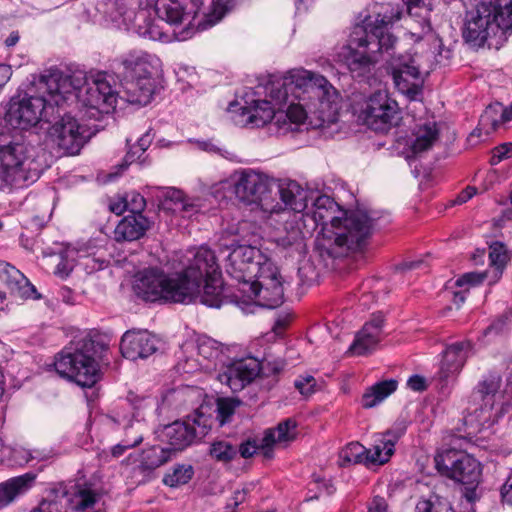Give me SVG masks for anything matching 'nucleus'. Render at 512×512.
Returning <instances> with one entry per match:
<instances>
[{
	"label": "nucleus",
	"instance_id": "1",
	"mask_svg": "<svg viewBox=\"0 0 512 512\" xmlns=\"http://www.w3.org/2000/svg\"><path fill=\"white\" fill-rule=\"evenodd\" d=\"M283 87L275 95L271 93L273 100L277 103L286 100L288 92L297 100L290 102L285 113L276 112L270 101L256 100L252 106L241 108V116L245 118L243 122L246 125L262 127L275 119L276 124L281 127V123L285 124L288 119L291 124L296 125L308 121L313 128L334 122L337 108L333 98L336 91L325 77L308 70L294 69L288 72Z\"/></svg>",
	"mask_w": 512,
	"mask_h": 512
},
{
	"label": "nucleus",
	"instance_id": "2",
	"mask_svg": "<svg viewBox=\"0 0 512 512\" xmlns=\"http://www.w3.org/2000/svg\"><path fill=\"white\" fill-rule=\"evenodd\" d=\"M311 207L306 209L316 223L323 226L322 244L333 257H339L348 251L361 249L370 237L374 223L364 211H343L327 195L309 197Z\"/></svg>",
	"mask_w": 512,
	"mask_h": 512
},
{
	"label": "nucleus",
	"instance_id": "3",
	"mask_svg": "<svg viewBox=\"0 0 512 512\" xmlns=\"http://www.w3.org/2000/svg\"><path fill=\"white\" fill-rule=\"evenodd\" d=\"M398 6L386 5L375 16H368L364 25L356 26L348 44L338 53V58L356 77L364 76L379 61V55L390 54L397 39L389 33V26L400 20Z\"/></svg>",
	"mask_w": 512,
	"mask_h": 512
},
{
	"label": "nucleus",
	"instance_id": "4",
	"mask_svg": "<svg viewBox=\"0 0 512 512\" xmlns=\"http://www.w3.org/2000/svg\"><path fill=\"white\" fill-rule=\"evenodd\" d=\"M225 268L232 278L243 284L244 293L259 297L270 308L282 304L284 287L279 270L257 247L233 244Z\"/></svg>",
	"mask_w": 512,
	"mask_h": 512
},
{
	"label": "nucleus",
	"instance_id": "5",
	"mask_svg": "<svg viewBox=\"0 0 512 512\" xmlns=\"http://www.w3.org/2000/svg\"><path fill=\"white\" fill-rule=\"evenodd\" d=\"M39 88L52 96L56 106H60L75 93L83 106L96 113H109L117 104L118 94L110 82L98 76L91 83L85 84L83 76L69 75L54 69L48 70L39 78Z\"/></svg>",
	"mask_w": 512,
	"mask_h": 512
},
{
	"label": "nucleus",
	"instance_id": "6",
	"mask_svg": "<svg viewBox=\"0 0 512 512\" xmlns=\"http://www.w3.org/2000/svg\"><path fill=\"white\" fill-rule=\"evenodd\" d=\"M189 254L185 269L177 275L186 303L199 298L202 304L219 308L223 302V281L214 252L200 247Z\"/></svg>",
	"mask_w": 512,
	"mask_h": 512
},
{
	"label": "nucleus",
	"instance_id": "7",
	"mask_svg": "<svg viewBox=\"0 0 512 512\" xmlns=\"http://www.w3.org/2000/svg\"><path fill=\"white\" fill-rule=\"evenodd\" d=\"M512 31V0L480 2L466 12L463 38L474 46L498 49Z\"/></svg>",
	"mask_w": 512,
	"mask_h": 512
},
{
	"label": "nucleus",
	"instance_id": "8",
	"mask_svg": "<svg viewBox=\"0 0 512 512\" xmlns=\"http://www.w3.org/2000/svg\"><path fill=\"white\" fill-rule=\"evenodd\" d=\"M107 348L104 337L87 334L77 341L73 351L65 349L56 356L55 370L61 377L83 388H91L101 377L97 358H102Z\"/></svg>",
	"mask_w": 512,
	"mask_h": 512
},
{
	"label": "nucleus",
	"instance_id": "9",
	"mask_svg": "<svg viewBox=\"0 0 512 512\" xmlns=\"http://www.w3.org/2000/svg\"><path fill=\"white\" fill-rule=\"evenodd\" d=\"M31 151L23 142L0 136V189L24 188L39 178L41 168Z\"/></svg>",
	"mask_w": 512,
	"mask_h": 512
},
{
	"label": "nucleus",
	"instance_id": "10",
	"mask_svg": "<svg viewBox=\"0 0 512 512\" xmlns=\"http://www.w3.org/2000/svg\"><path fill=\"white\" fill-rule=\"evenodd\" d=\"M118 61L127 78L126 101L141 106L150 103L155 88L153 75L160 68V59L142 50H131Z\"/></svg>",
	"mask_w": 512,
	"mask_h": 512
},
{
	"label": "nucleus",
	"instance_id": "11",
	"mask_svg": "<svg viewBox=\"0 0 512 512\" xmlns=\"http://www.w3.org/2000/svg\"><path fill=\"white\" fill-rule=\"evenodd\" d=\"M104 13L112 22L119 28L123 27L128 31H133L142 38L153 41H160L163 43H170L172 41H182L186 37L184 35H177L174 31L170 32L160 25V19L155 20L151 18L150 8L152 6L137 7L129 9L125 5V1L119 2V8L112 9L109 6V0L104 2Z\"/></svg>",
	"mask_w": 512,
	"mask_h": 512
},
{
	"label": "nucleus",
	"instance_id": "12",
	"mask_svg": "<svg viewBox=\"0 0 512 512\" xmlns=\"http://www.w3.org/2000/svg\"><path fill=\"white\" fill-rule=\"evenodd\" d=\"M230 181L235 197L241 203L257 206L270 214L282 209L271 195L274 180L267 174L250 168L238 169L230 176Z\"/></svg>",
	"mask_w": 512,
	"mask_h": 512
},
{
	"label": "nucleus",
	"instance_id": "13",
	"mask_svg": "<svg viewBox=\"0 0 512 512\" xmlns=\"http://www.w3.org/2000/svg\"><path fill=\"white\" fill-rule=\"evenodd\" d=\"M39 95L23 99H12L5 115L6 122L13 128L26 130L37 125L41 120L51 121L55 102L48 92L42 91L37 82Z\"/></svg>",
	"mask_w": 512,
	"mask_h": 512
},
{
	"label": "nucleus",
	"instance_id": "14",
	"mask_svg": "<svg viewBox=\"0 0 512 512\" xmlns=\"http://www.w3.org/2000/svg\"><path fill=\"white\" fill-rule=\"evenodd\" d=\"M134 290L145 301L186 303L177 276L172 278L161 269L147 268L136 275Z\"/></svg>",
	"mask_w": 512,
	"mask_h": 512
},
{
	"label": "nucleus",
	"instance_id": "15",
	"mask_svg": "<svg viewBox=\"0 0 512 512\" xmlns=\"http://www.w3.org/2000/svg\"><path fill=\"white\" fill-rule=\"evenodd\" d=\"M437 471L450 479L474 489L480 481V463L464 451L446 449L436 454Z\"/></svg>",
	"mask_w": 512,
	"mask_h": 512
},
{
	"label": "nucleus",
	"instance_id": "16",
	"mask_svg": "<svg viewBox=\"0 0 512 512\" xmlns=\"http://www.w3.org/2000/svg\"><path fill=\"white\" fill-rule=\"evenodd\" d=\"M398 103L386 91H377L362 104L359 119L370 129L387 132L401 119Z\"/></svg>",
	"mask_w": 512,
	"mask_h": 512
},
{
	"label": "nucleus",
	"instance_id": "17",
	"mask_svg": "<svg viewBox=\"0 0 512 512\" xmlns=\"http://www.w3.org/2000/svg\"><path fill=\"white\" fill-rule=\"evenodd\" d=\"M388 69L397 90L410 100L418 99L424 82L419 57L410 53L392 54L388 60Z\"/></svg>",
	"mask_w": 512,
	"mask_h": 512
},
{
	"label": "nucleus",
	"instance_id": "18",
	"mask_svg": "<svg viewBox=\"0 0 512 512\" xmlns=\"http://www.w3.org/2000/svg\"><path fill=\"white\" fill-rule=\"evenodd\" d=\"M210 428L211 418L197 411L183 421H174L164 428V436L169 444L167 448L171 453L182 451L205 437Z\"/></svg>",
	"mask_w": 512,
	"mask_h": 512
},
{
	"label": "nucleus",
	"instance_id": "19",
	"mask_svg": "<svg viewBox=\"0 0 512 512\" xmlns=\"http://www.w3.org/2000/svg\"><path fill=\"white\" fill-rule=\"evenodd\" d=\"M202 0H156L152 6L161 21L167 24H179L187 22L185 37L191 30H197V22L200 19Z\"/></svg>",
	"mask_w": 512,
	"mask_h": 512
},
{
	"label": "nucleus",
	"instance_id": "20",
	"mask_svg": "<svg viewBox=\"0 0 512 512\" xmlns=\"http://www.w3.org/2000/svg\"><path fill=\"white\" fill-rule=\"evenodd\" d=\"M48 135L53 143L70 155L78 154L89 137L85 126L70 114L56 121L49 128Z\"/></svg>",
	"mask_w": 512,
	"mask_h": 512
},
{
	"label": "nucleus",
	"instance_id": "21",
	"mask_svg": "<svg viewBox=\"0 0 512 512\" xmlns=\"http://www.w3.org/2000/svg\"><path fill=\"white\" fill-rule=\"evenodd\" d=\"M260 373V363L254 358L237 360L218 374V380L232 391H241Z\"/></svg>",
	"mask_w": 512,
	"mask_h": 512
},
{
	"label": "nucleus",
	"instance_id": "22",
	"mask_svg": "<svg viewBox=\"0 0 512 512\" xmlns=\"http://www.w3.org/2000/svg\"><path fill=\"white\" fill-rule=\"evenodd\" d=\"M405 431L406 427L404 425L396 424L385 433L375 434L371 448L365 449V461L378 465L388 462L394 453L395 444L404 435Z\"/></svg>",
	"mask_w": 512,
	"mask_h": 512
},
{
	"label": "nucleus",
	"instance_id": "23",
	"mask_svg": "<svg viewBox=\"0 0 512 512\" xmlns=\"http://www.w3.org/2000/svg\"><path fill=\"white\" fill-rule=\"evenodd\" d=\"M120 350L126 359H145L156 352L157 340L147 330H130L122 336Z\"/></svg>",
	"mask_w": 512,
	"mask_h": 512
},
{
	"label": "nucleus",
	"instance_id": "24",
	"mask_svg": "<svg viewBox=\"0 0 512 512\" xmlns=\"http://www.w3.org/2000/svg\"><path fill=\"white\" fill-rule=\"evenodd\" d=\"M502 378L497 373H490L483 377L481 381L474 388L471 398L475 405H479L480 413L483 415L482 419L487 420L490 413L497 402L502 399V392L500 390Z\"/></svg>",
	"mask_w": 512,
	"mask_h": 512
},
{
	"label": "nucleus",
	"instance_id": "25",
	"mask_svg": "<svg viewBox=\"0 0 512 512\" xmlns=\"http://www.w3.org/2000/svg\"><path fill=\"white\" fill-rule=\"evenodd\" d=\"M383 323V315L374 314L371 320L357 332L348 352L356 356H364L373 352L382 339Z\"/></svg>",
	"mask_w": 512,
	"mask_h": 512
},
{
	"label": "nucleus",
	"instance_id": "26",
	"mask_svg": "<svg viewBox=\"0 0 512 512\" xmlns=\"http://www.w3.org/2000/svg\"><path fill=\"white\" fill-rule=\"evenodd\" d=\"M470 351L471 343L469 341L455 342L449 345L444 351L439 378L442 381H447L451 376L458 373L466 362Z\"/></svg>",
	"mask_w": 512,
	"mask_h": 512
},
{
	"label": "nucleus",
	"instance_id": "27",
	"mask_svg": "<svg viewBox=\"0 0 512 512\" xmlns=\"http://www.w3.org/2000/svg\"><path fill=\"white\" fill-rule=\"evenodd\" d=\"M296 421L288 418L280 422L275 429H267L261 439V447L265 458L273 457V447L275 444L287 445L296 438Z\"/></svg>",
	"mask_w": 512,
	"mask_h": 512
},
{
	"label": "nucleus",
	"instance_id": "28",
	"mask_svg": "<svg viewBox=\"0 0 512 512\" xmlns=\"http://www.w3.org/2000/svg\"><path fill=\"white\" fill-rule=\"evenodd\" d=\"M0 281L7 286L12 294L32 299H40L41 297L28 279L8 263H0Z\"/></svg>",
	"mask_w": 512,
	"mask_h": 512
},
{
	"label": "nucleus",
	"instance_id": "29",
	"mask_svg": "<svg viewBox=\"0 0 512 512\" xmlns=\"http://www.w3.org/2000/svg\"><path fill=\"white\" fill-rule=\"evenodd\" d=\"M281 211L289 208L294 212L301 213L308 209L309 193L304 190L296 181L281 180L278 183ZM279 203V201H277Z\"/></svg>",
	"mask_w": 512,
	"mask_h": 512
},
{
	"label": "nucleus",
	"instance_id": "30",
	"mask_svg": "<svg viewBox=\"0 0 512 512\" xmlns=\"http://www.w3.org/2000/svg\"><path fill=\"white\" fill-rule=\"evenodd\" d=\"M101 496L90 484L76 485L65 503L67 512H93Z\"/></svg>",
	"mask_w": 512,
	"mask_h": 512
},
{
	"label": "nucleus",
	"instance_id": "31",
	"mask_svg": "<svg viewBox=\"0 0 512 512\" xmlns=\"http://www.w3.org/2000/svg\"><path fill=\"white\" fill-rule=\"evenodd\" d=\"M36 475L25 473L0 483V510L12 504L34 484Z\"/></svg>",
	"mask_w": 512,
	"mask_h": 512
},
{
	"label": "nucleus",
	"instance_id": "32",
	"mask_svg": "<svg viewBox=\"0 0 512 512\" xmlns=\"http://www.w3.org/2000/svg\"><path fill=\"white\" fill-rule=\"evenodd\" d=\"M439 140L436 122L424 121L417 124L412 132L409 147L414 155L430 150Z\"/></svg>",
	"mask_w": 512,
	"mask_h": 512
},
{
	"label": "nucleus",
	"instance_id": "33",
	"mask_svg": "<svg viewBox=\"0 0 512 512\" xmlns=\"http://www.w3.org/2000/svg\"><path fill=\"white\" fill-rule=\"evenodd\" d=\"M162 196L164 198L163 206L174 213L181 214L182 217H191L200 210L199 203L195 199L186 197L179 189L165 188Z\"/></svg>",
	"mask_w": 512,
	"mask_h": 512
},
{
	"label": "nucleus",
	"instance_id": "34",
	"mask_svg": "<svg viewBox=\"0 0 512 512\" xmlns=\"http://www.w3.org/2000/svg\"><path fill=\"white\" fill-rule=\"evenodd\" d=\"M150 226L143 214L125 216L116 226L114 235L117 241H134L141 238Z\"/></svg>",
	"mask_w": 512,
	"mask_h": 512
},
{
	"label": "nucleus",
	"instance_id": "35",
	"mask_svg": "<svg viewBox=\"0 0 512 512\" xmlns=\"http://www.w3.org/2000/svg\"><path fill=\"white\" fill-rule=\"evenodd\" d=\"M172 457L171 450L161 445H153L142 450L137 469L143 475L151 474L155 469L166 464Z\"/></svg>",
	"mask_w": 512,
	"mask_h": 512
},
{
	"label": "nucleus",
	"instance_id": "36",
	"mask_svg": "<svg viewBox=\"0 0 512 512\" xmlns=\"http://www.w3.org/2000/svg\"><path fill=\"white\" fill-rule=\"evenodd\" d=\"M303 232L301 231L299 221L296 216L287 219L282 229H278L274 236V242L284 248L295 247L300 249L303 246Z\"/></svg>",
	"mask_w": 512,
	"mask_h": 512
},
{
	"label": "nucleus",
	"instance_id": "37",
	"mask_svg": "<svg viewBox=\"0 0 512 512\" xmlns=\"http://www.w3.org/2000/svg\"><path fill=\"white\" fill-rule=\"evenodd\" d=\"M397 381L394 379L380 381L364 392L362 396V406L370 409L381 403L397 389Z\"/></svg>",
	"mask_w": 512,
	"mask_h": 512
},
{
	"label": "nucleus",
	"instance_id": "38",
	"mask_svg": "<svg viewBox=\"0 0 512 512\" xmlns=\"http://www.w3.org/2000/svg\"><path fill=\"white\" fill-rule=\"evenodd\" d=\"M504 115L503 106L500 103L489 105L480 117V129L474 130L470 138L480 136V130L485 129L486 134L495 131L500 125L504 124L502 118Z\"/></svg>",
	"mask_w": 512,
	"mask_h": 512
},
{
	"label": "nucleus",
	"instance_id": "39",
	"mask_svg": "<svg viewBox=\"0 0 512 512\" xmlns=\"http://www.w3.org/2000/svg\"><path fill=\"white\" fill-rule=\"evenodd\" d=\"M509 259V254L503 243L493 242L489 246L490 266L493 268L490 283H495L501 278Z\"/></svg>",
	"mask_w": 512,
	"mask_h": 512
},
{
	"label": "nucleus",
	"instance_id": "40",
	"mask_svg": "<svg viewBox=\"0 0 512 512\" xmlns=\"http://www.w3.org/2000/svg\"><path fill=\"white\" fill-rule=\"evenodd\" d=\"M233 0H216L208 13H203L197 22V30L202 31L219 22L232 8Z\"/></svg>",
	"mask_w": 512,
	"mask_h": 512
},
{
	"label": "nucleus",
	"instance_id": "41",
	"mask_svg": "<svg viewBox=\"0 0 512 512\" xmlns=\"http://www.w3.org/2000/svg\"><path fill=\"white\" fill-rule=\"evenodd\" d=\"M238 454L237 446L227 440H216L209 447V455L212 459L221 463H229Z\"/></svg>",
	"mask_w": 512,
	"mask_h": 512
},
{
	"label": "nucleus",
	"instance_id": "42",
	"mask_svg": "<svg viewBox=\"0 0 512 512\" xmlns=\"http://www.w3.org/2000/svg\"><path fill=\"white\" fill-rule=\"evenodd\" d=\"M407 8V13L411 16L422 19L423 31L429 32L431 26L429 23V14L433 9L432 0H403Z\"/></svg>",
	"mask_w": 512,
	"mask_h": 512
},
{
	"label": "nucleus",
	"instance_id": "43",
	"mask_svg": "<svg viewBox=\"0 0 512 512\" xmlns=\"http://www.w3.org/2000/svg\"><path fill=\"white\" fill-rule=\"evenodd\" d=\"M450 503L438 495L421 498L415 506L416 512H450Z\"/></svg>",
	"mask_w": 512,
	"mask_h": 512
},
{
	"label": "nucleus",
	"instance_id": "44",
	"mask_svg": "<svg viewBox=\"0 0 512 512\" xmlns=\"http://www.w3.org/2000/svg\"><path fill=\"white\" fill-rule=\"evenodd\" d=\"M365 459V447L355 442L348 444L339 453V463L341 466L361 463Z\"/></svg>",
	"mask_w": 512,
	"mask_h": 512
},
{
	"label": "nucleus",
	"instance_id": "45",
	"mask_svg": "<svg viewBox=\"0 0 512 512\" xmlns=\"http://www.w3.org/2000/svg\"><path fill=\"white\" fill-rule=\"evenodd\" d=\"M193 468L191 465H178L172 473L165 475L163 482L170 487H178L188 483L193 476Z\"/></svg>",
	"mask_w": 512,
	"mask_h": 512
},
{
	"label": "nucleus",
	"instance_id": "46",
	"mask_svg": "<svg viewBox=\"0 0 512 512\" xmlns=\"http://www.w3.org/2000/svg\"><path fill=\"white\" fill-rule=\"evenodd\" d=\"M240 401L233 398H219L217 400L216 419L220 426H223L231 421L235 410L239 407Z\"/></svg>",
	"mask_w": 512,
	"mask_h": 512
},
{
	"label": "nucleus",
	"instance_id": "47",
	"mask_svg": "<svg viewBox=\"0 0 512 512\" xmlns=\"http://www.w3.org/2000/svg\"><path fill=\"white\" fill-rule=\"evenodd\" d=\"M197 354L199 358L207 361H213L220 356V350L217 347V343L210 338H201L198 340Z\"/></svg>",
	"mask_w": 512,
	"mask_h": 512
},
{
	"label": "nucleus",
	"instance_id": "48",
	"mask_svg": "<svg viewBox=\"0 0 512 512\" xmlns=\"http://www.w3.org/2000/svg\"><path fill=\"white\" fill-rule=\"evenodd\" d=\"M152 142V137L149 133L144 134L137 142V145L133 147L126 155V163L134 162L136 159L140 158L141 154H143Z\"/></svg>",
	"mask_w": 512,
	"mask_h": 512
},
{
	"label": "nucleus",
	"instance_id": "49",
	"mask_svg": "<svg viewBox=\"0 0 512 512\" xmlns=\"http://www.w3.org/2000/svg\"><path fill=\"white\" fill-rule=\"evenodd\" d=\"M129 211L134 214H142L145 209L146 201L144 197L138 192H130L125 195Z\"/></svg>",
	"mask_w": 512,
	"mask_h": 512
},
{
	"label": "nucleus",
	"instance_id": "50",
	"mask_svg": "<svg viewBox=\"0 0 512 512\" xmlns=\"http://www.w3.org/2000/svg\"><path fill=\"white\" fill-rule=\"evenodd\" d=\"M488 277V272H468L460 276L456 280V285L459 287L467 286H475L484 281L485 278Z\"/></svg>",
	"mask_w": 512,
	"mask_h": 512
},
{
	"label": "nucleus",
	"instance_id": "51",
	"mask_svg": "<svg viewBox=\"0 0 512 512\" xmlns=\"http://www.w3.org/2000/svg\"><path fill=\"white\" fill-rule=\"evenodd\" d=\"M316 380L313 376H301L295 381L296 389L304 396H309L314 392Z\"/></svg>",
	"mask_w": 512,
	"mask_h": 512
},
{
	"label": "nucleus",
	"instance_id": "52",
	"mask_svg": "<svg viewBox=\"0 0 512 512\" xmlns=\"http://www.w3.org/2000/svg\"><path fill=\"white\" fill-rule=\"evenodd\" d=\"M511 152L512 143H503L495 147L492 151V156L490 159L491 165L499 164L503 159L508 158Z\"/></svg>",
	"mask_w": 512,
	"mask_h": 512
},
{
	"label": "nucleus",
	"instance_id": "53",
	"mask_svg": "<svg viewBox=\"0 0 512 512\" xmlns=\"http://www.w3.org/2000/svg\"><path fill=\"white\" fill-rule=\"evenodd\" d=\"M143 440V436L141 434H137L132 439H124L123 444H117L112 448V455L114 457L121 456L124 451L128 448H133L140 444Z\"/></svg>",
	"mask_w": 512,
	"mask_h": 512
},
{
	"label": "nucleus",
	"instance_id": "54",
	"mask_svg": "<svg viewBox=\"0 0 512 512\" xmlns=\"http://www.w3.org/2000/svg\"><path fill=\"white\" fill-rule=\"evenodd\" d=\"M238 453L243 458H250L252 457L258 450H262L261 442L257 443L255 440H247L246 442H243L240 444L239 447H237Z\"/></svg>",
	"mask_w": 512,
	"mask_h": 512
},
{
	"label": "nucleus",
	"instance_id": "55",
	"mask_svg": "<svg viewBox=\"0 0 512 512\" xmlns=\"http://www.w3.org/2000/svg\"><path fill=\"white\" fill-rule=\"evenodd\" d=\"M198 391L195 390V389H192V388H180V389H176V390H173L171 392H169L166 396H165V400L166 401H170V400H175V401H184L186 402L189 398H191V396L195 393H197Z\"/></svg>",
	"mask_w": 512,
	"mask_h": 512
},
{
	"label": "nucleus",
	"instance_id": "56",
	"mask_svg": "<svg viewBox=\"0 0 512 512\" xmlns=\"http://www.w3.org/2000/svg\"><path fill=\"white\" fill-rule=\"evenodd\" d=\"M197 145H198V148L203 150V151H206L208 153H214V154H218L224 158H227L229 159L230 158V153L223 149L222 147H220L219 145L213 143L212 141L208 140V141H198L197 142Z\"/></svg>",
	"mask_w": 512,
	"mask_h": 512
},
{
	"label": "nucleus",
	"instance_id": "57",
	"mask_svg": "<svg viewBox=\"0 0 512 512\" xmlns=\"http://www.w3.org/2000/svg\"><path fill=\"white\" fill-rule=\"evenodd\" d=\"M11 459L17 465H25L31 461V450L23 447L13 448L11 451Z\"/></svg>",
	"mask_w": 512,
	"mask_h": 512
},
{
	"label": "nucleus",
	"instance_id": "58",
	"mask_svg": "<svg viewBox=\"0 0 512 512\" xmlns=\"http://www.w3.org/2000/svg\"><path fill=\"white\" fill-rule=\"evenodd\" d=\"M63 508L62 500H43L33 512H67Z\"/></svg>",
	"mask_w": 512,
	"mask_h": 512
},
{
	"label": "nucleus",
	"instance_id": "59",
	"mask_svg": "<svg viewBox=\"0 0 512 512\" xmlns=\"http://www.w3.org/2000/svg\"><path fill=\"white\" fill-rule=\"evenodd\" d=\"M501 498L504 503L512 506V472L501 487Z\"/></svg>",
	"mask_w": 512,
	"mask_h": 512
},
{
	"label": "nucleus",
	"instance_id": "60",
	"mask_svg": "<svg viewBox=\"0 0 512 512\" xmlns=\"http://www.w3.org/2000/svg\"><path fill=\"white\" fill-rule=\"evenodd\" d=\"M56 455L57 453L53 449H33L31 450V461H47Z\"/></svg>",
	"mask_w": 512,
	"mask_h": 512
},
{
	"label": "nucleus",
	"instance_id": "61",
	"mask_svg": "<svg viewBox=\"0 0 512 512\" xmlns=\"http://www.w3.org/2000/svg\"><path fill=\"white\" fill-rule=\"evenodd\" d=\"M73 266L74 265L71 261L61 258L59 263L56 265L54 272L59 277L66 278L73 270Z\"/></svg>",
	"mask_w": 512,
	"mask_h": 512
},
{
	"label": "nucleus",
	"instance_id": "62",
	"mask_svg": "<svg viewBox=\"0 0 512 512\" xmlns=\"http://www.w3.org/2000/svg\"><path fill=\"white\" fill-rule=\"evenodd\" d=\"M407 386L417 392L424 391L427 387L425 378L419 375L411 376L407 381Z\"/></svg>",
	"mask_w": 512,
	"mask_h": 512
},
{
	"label": "nucleus",
	"instance_id": "63",
	"mask_svg": "<svg viewBox=\"0 0 512 512\" xmlns=\"http://www.w3.org/2000/svg\"><path fill=\"white\" fill-rule=\"evenodd\" d=\"M145 424L139 420L133 421L130 425H128L125 429V439H132L137 434H142V430L144 429Z\"/></svg>",
	"mask_w": 512,
	"mask_h": 512
},
{
	"label": "nucleus",
	"instance_id": "64",
	"mask_svg": "<svg viewBox=\"0 0 512 512\" xmlns=\"http://www.w3.org/2000/svg\"><path fill=\"white\" fill-rule=\"evenodd\" d=\"M127 202H126V199H125V196L120 198L119 200L113 202L110 204V210L117 214V215H121L122 213H124L125 211H129L128 209V206H127Z\"/></svg>",
	"mask_w": 512,
	"mask_h": 512
}]
</instances>
